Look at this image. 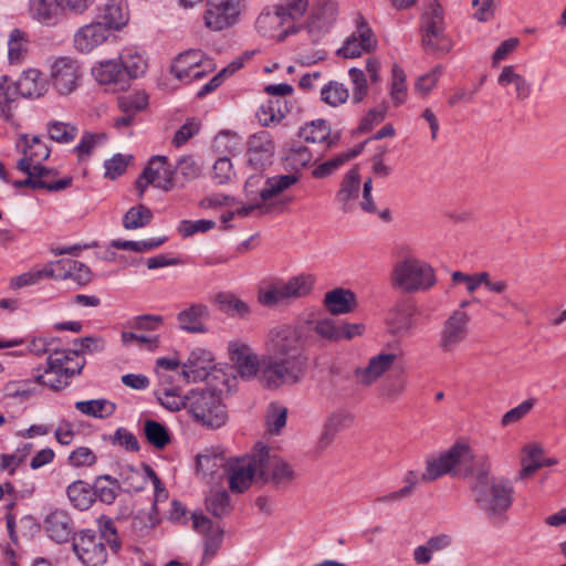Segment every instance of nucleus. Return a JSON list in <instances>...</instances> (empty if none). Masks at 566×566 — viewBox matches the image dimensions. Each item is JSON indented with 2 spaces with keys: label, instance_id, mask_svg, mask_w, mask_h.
<instances>
[{
  "label": "nucleus",
  "instance_id": "1",
  "mask_svg": "<svg viewBox=\"0 0 566 566\" xmlns=\"http://www.w3.org/2000/svg\"><path fill=\"white\" fill-rule=\"evenodd\" d=\"M491 467L486 454H474L468 443L457 442L438 457L427 458L423 473L408 471L403 476V488L378 496L376 502H400L412 495L419 482H432L446 474L471 476V491L475 503L488 514L499 515L511 507L514 489L509 480L491 476Z\"/></svg>",
  "mask_w": 566,
  "mask_h": 566
},
{
  "label": "nucleus",
  "instance_id": "2",
  "mask_svg": "<svg viewBox=\"0 0 566 566\" xmlns=\"http://www.w3.org/2000/svg\"><path fill=\"white\" fill-rule=\"evenodd\" d=\"M229 357L243 380L258 379L262 388L277 390L303 381L310 367L306 342L297 329L285 326L272 329L265 354L259 357L242 342H230Z\"/></svg>",
  "mask_w": 566,
  "mask_h": 566
},
{
  "label": "nucleus",
  "instance_id": "3",
  "mask_svg": "<svg viewBox=\"0 0 566 566\" xmlns=\"http://www.w3.org/2000/svg\"><path fill=\"white\" fill-rule=\"evenodd\" d=\"M106 544L113 553L122 548V542L112 520L101 523L99 533L82 530L73 537L72 549L84 566H102L107 562Z\"/></svg>",
  "mask_w": 566,
  "mask_h": 566
},
{
  "label": "nucleus",
  "instance_id": "4",
  "mask_svg": "<svg viewBox=\"0 0 566 566\" xmlns=\"http://www.w3.org/2000/svg\"><path fill=\"white\" fill-rule=\"evenodd\" d=\"M188 410L193 419L207 428H220L228 412L220 395L210 388H196L188 394Z\"/></svg>",
  "mask_w": 566,
  "mask_h": 566
},
{
  "label": "nucleus",
  "instance_id": "5",
  "mask_svg": "<svg viewBox=\"0 0 566 566\" xmlns=\"http://www.w3.org/2000/svg\"><path fill=\"white\" fill-rule=\"evenodd\" d=\"M392 285L407 293L427 291L436 284L433 269L417 259L397 262L392 270Z\"/></svg>",
  "mask_w": 566,
  "mask_h": 566
},
{
  "label": "nucleus",
  "instance_id": "6",
  "mask_svg": "<svg viewBox=\"0 0 566 566\" xmlns=\"http://www.w3.org/2000/svg\"><path fill=\"white\" fill-rule=\"evenodd\" d=\"M476 301V298H473V301H462L459 307L452 311L442 323L438 340V347L442 353H454L468 338L471 315L467 312V307L471 302Z\"/></svg>",
  "mask_w": 566,
  "mask_h": 566
},
{
  "label": "nucleus",
  "instance_id": "7",
  "mask_svg": "<svg viewBox=\"0 0 566 566\" xmlns=\"http://www.w3.org/2000/svg\"><path fill=\"white\" fill-rule=\"evenodd\" d=\"M259 480L276 488L286 486L294 481L296 474L292 467L282 458L271 452L263 443H256Z\"/></svg>",
  "mask_w": 566,
  "mask_h": 566
},
{
  "label": "nucleus",
  "instance_id": "8",
  "mask_svg": "<svg viewBox=\"0 0 566 566\" xmlns=\"http://www.w3.org/2000/svg\"><path fill=\"white\" fill-rule=\"evenodd\" d=\"M224 473L227 474L230 490L238 494L249 490L254 481H260L256 444L245 455L229 459Z\"/></svg>",
  "mask_w": 566,
  "mask_h": 566
},
{
  "label": "nucleus",
  "instance_id": "9",
  "mask_svg": "<svg viewBox=\"0 0 566 566\" xmlns=\"http://www.w3.org/2000/svg\"><path fill=\"white\" fill-rule=\"evenodd\" d=\"M313 281L310 276H295L289 281H276L269 287L261 290L259 302L264 306L286 304L291 300L307 295L312 289Z\"/></svg>",
  "mask_w": 566,
  "mask_h": 566
},
{
  "label": "nucleus",
  "instance_id": "10",
  "mask_svg": "<svg viewBox=\"0 0 566 566\" xmlns=\"http://www.w3.org/2000/svg\"><path fill=\"white\" fill-rule=\"evenodd\" d=\"M166 156H153L148 165L136 180L138 196L142 198L148 186L155 185L157 188L169 191L175 187H180V178L177 177L175 168L167 165Z\"/></svg>",
  "mask_w": 566,
  "mask_h": 566
},
{
  "label": "nucleus",
  "instance_id": "11",
  "mask_svg": "<svg viewBox=\"0 0 566 566\" xmlns=\"http://www.w3.org/2000/svg\"><path fill=\"white\" fill-rule=\"evenodd\" d=\"M244 0H207L203 13L205 27L218 32L239 22Z\"/></svg>",
  "mask_w": 566,
  "mask_h": 566
},
{
  "label": "nucleus",
  "instance_id": "12",
  "mask_svg": "<svg viewBox=\"0 0 566 566\" xmlns=\"http://www.w3.org/2000/svg\"><path fill=\"white\" fill-rule=\"evenodd\" d=\"M82 77L78 62L69 56L57 57L50 66V80L57 94L66 96L74 92Z\"/></svg>",
  "mask_w": 566,
  "mask_h": 566
},
{
  "label": "nucleus",
  "instance_id": "13",
  "mask_svg": "<svg viewBox=\"0 0 566 566\" xmlns=\"http://www.w3.org/2000/svg\"><path fill=\"white\" fill-rule=\"evenodd\" d=\"M213 69L211 61L203 65V53L200 50H189L176 57L171 65V73L180 81L191 82L203 77Z\"/></svg>",
  "mask_w": 566,
  "mask_h": 566
},
{
  "label": "nucleus",
  "instance_id": "14",
  "mask_svg": "<svg viewBox=\"0 0 566 566\" xmlns=\"http://www.w3.org/2000/svg\"><path fill=\"white\" fill-rule=\"evenodd\" d=\"M17 148L22 157L17 163V169L21 172H28L35 165H42L50 157L51 147L39 136L21 135L17 143Z\"/></svg>",
  "mask_w": 566,
  "mask_h": 566
},
{
  "label": "nucleus",
  "instance_id": "15",
  "mask_svg": "<svg viewBox=\"0 0 566 566\" xmlns=\"http://www.w3.org/2000/svg\"><path fill=\"white\" fill-rule=\"evenodd\" d=\"M376 45L377 39L371 28L363 18H359L356 31L352 33L337 53L345 59H354L364 52L373 51Z\"/></svg>",
  "mask_w": 566,
  "mask_h": 566
},
{
  "label": "nucleus",
  "instance_id": "16",
  "mask_svg": "<svg viewBox=\"0 0 566 566\" xmlns=\"http://www.w3.org/2000/svg\"><path fill=\"white\" fill-rule=\"evenodd\" d=\"M181 367L180 377L185 384L203 380L214 367L212 354L206 349L196 348L191 350Z\"/></svg>",
  "mask_w": 566,
  "mask_h": 566
},
{
  "label": "nucleus",
  "instance_id": "17",
  "mask_svg": "<svg viewBox=\"0 0 566 566\" xmlns=\"http://www.w3.org/2000/svg\"><path fill=\"white\" fill-rule=\"evenodd\" d=\"M44 531L54 542L62 544L76 535L74 521L64 510H54L43 521Z\"/></svg>",
  "mask_w": 566,
  "mask_h": 566
},
{
  "label": "nucleus",
  "instance_id": "18",
  "mask_svg": "<svg viewBox=\"0 0 566 566\" xmlns=\"http://www.w3.org/2000/svg\"><path fill=\"white\" fill-rule=\"evenodd\" d=\"M274 143L269 132L260 130L249 137L248 161L254 169H262L274 154Z\"/></svg>",
  "mask_w": 566,
  "mask_h": 566
},
{
  "label": "nucleus",
  "instance_id": "19",
  "mask_svg": "<svg viewBox=\"0 0 566 566\" xmlns=\"http://www.w3.org/2000/svg\"><path fill=\"white\" fill-rule=\"evenodd\" d=\"M92 75L102 85H108L113 91H124L129 87L120 61L106 60L96 63Z\"/></svg>",
  "mask_w": 566,
  "mask_h": 566
},
{
  "label": "nucleus",
  "instance_id": "20",
  "mask_svg": "<svg viewBox=\"0 0 566 566\" xmlns=\"http://www.w3.org/2000/svg\"><path fill=\"white\" fill-rule=\"evenodd\" d=\"M51 277L72 279L77 283L84 284L91 280L88 268L73 259L72 256H63L55 262L48 263Z\"/></svg>",
  "mask_w": 566,
  "mask_h": 566
},
{
  "label": "nucleus",
  "instance_id": "21",
  "mask_svg": "<svg viewBox=\"0 0 566 566\" xmlns=\"http://www.w3.org/2000/svg\"><path fill=\"white\" fill-rule=\"evenodd\" d=\"M191 520L192 527L197 532L205 534L203 558L211 559L216 556L222 544L223 530L219 526L214 527L212 522L201 513H193Z\"/></svg>",
  "mask_w": 566,
  "mask_h": 566
},
{
  "label": "nucleus",
  "instance_id": "22",
  "mask_svg": "<svg viewBox=\"0 0 566 566\" xmlns=\"http://www.w3.org/2000/svg\"><path fill=\"white\" fill-rule=\"evenodd\" d=\"M29 12L39 23L54 27L63 19L64 7L62 0H29Z\"/></svg>",
  "mask_w": 566,
  "mask_h": 566
},
{
  "label": "nucleus",
  "instance_id": "23",
  "mask_svg": "<svg viewBox=\"0 0 566 566\" xmlns=\"http://www.w3.org/2000/svg\"><path fill=\"white\" fill-rule=\"evenodd\" d=\"M109 35L102 22H93L80 28L74 34V46L81 53H90L101 45Z\"/></svg>",
  "mask_w": 566,
  "mask_h": 566
},
{
  "label": "nucleus",
  "instance_id": "24",
  "mask_svg": "<svg viewBox=\"0 0 566 566\" xmlns=\"http://www.w3.org/2000/svg\"><path fill=\"white\" fill-rule=\"evenodd\" d=\"M396 360L391 353L379 354L371 357L366 367H357L354 371L356 380L364 386H370L380 378Z\"/></svg>",
  "mask_w": 566,
  "mask_h": 566
},
{
  "label": "nucleus",
  "instance_id": "25",
  "mask_svg": "<svg viewBox=\"0 0 566 566\" xmlns=\"http://www.w3.org/2000/svg\"><path fill=\"white\" fill-rule=\"evenodd\" d=\"M360 188V175L357 168L348 170L336 193V201L344 212H348L354 207V201L358 198Z\"/></svg>",
  "mask_w": 566,
  "mask_h": 566
},
{
  "label": "nucleus",
  "instance_id": "26",
  "mask_svg": "<svg viewBox=\"0 0 566 566\" xmlns=\"http://www.w3.org/2000/svg\"><path fill=\"white\" fill-rule=\"evenodd\" d=\"M51 354L52 368H59L67 375L69 380L80 375L86 361L85 358L78 355V350H54Z\"/></svg>",
  "mask_w": 566,
  "mask_h": 566
},
{
  "label": "nucleus",
  "instance_id": "27",
  "mask_svg": "<svg viewBox=\"0 0 566 566\" xmlns=\"http://www.w3.org/2000/svg\"><path fill=\"white\" fill-rule=\"evenodd\" d=\"M15 83L21 97L38 98L48 91L46 80L35 69L24 71Z\"/></svg>",
  "mask_w": 566,
  "mask_h": 566
},
{
  "label": "nucleus",
  "instance_id": "28",
  "mask_svg": "<svg viewBox=\"0 0 566 566\" xmlns=\"http://www.w3.org/2000/svg\"><path fill=\"white\" fill-rule=\"evenodd\" d=\"M324 305L333 315L346 314L356 307V295L350 290L334 289L325 294Z\"/></svg>",
  "mask_w": 566,
  "mask_h": 566
},
{
  "label": "nucleus",
  "instance_id": "29",
  "mask_svg": "<svg viewBox=\"0 0 566 566\" xmlns=\"http://www.w3.org/2000/svg\"><path fill=\"white\" fill-rule=\"evenodd\" d=\"M416 308L408 302L397 303L388 313L387 322L392 332L405 334L413 327V315Z\"/></svg>",
  "mask_w": 566,
  "mask_h": 566
},
{
  "label": "nucleus",
  "instance_id": "30",
  "mask_svg": "<svg viewBox=\"0 0 566 566\" xmlns=\"http://www.w3.org/2000/svg\"><path fill=\"white\" fill-rule=\"evenodd\" d=\"M497 84L502 87L513 85L517 101L527 99L532 93L531 83L522 74L516 72L514 65H506L502 69L497 77Z\"/></svg>",
  "mask_w": 566,
  "mask_h": 566
},
{
  "label": "nucleus",
  "instance_id": "31",
  "mask_svg": "<svg viewBox=\"0 0 566 566\" xmlns=\"http://www.w3.org/2000/svg\"><path fill=\"white\" fill-rule=\"evenodd\" d=\"M209 317L208 307L203 304H193L181 311L178 316L179 327L190 333H203L206 327L203 321Z\"/></svg>",
  "mask_w": 566,
  "mask_h": 566
},
{
  "label": "nucleus",
  "instance_id": "32",
  "mask_svg": "<svg viewBox=\"0 0 566 566\" xmlns=\"http://www.w3.org/2000/svg\"><path fill=\"white\" fill-rule=\"evenodd\" d=\"M21 97L15 82L7 75L0 77V117L12 123L14 104Z\"/></svg>",
  "mask_w": 566,
  "mask_h": 566
},
{
  "label": "nucleus",
  "instance_id": "33",
  "mask_svg": "<svg viewBox=\"0 0 566 566\" xmlns=\"http://www.w3.org/2000/svg\"><path fill=\"white\" fill-rule=\"evenodd\" d=\"M119 61L128 85H130L132 80L144 75L147 70V60L133 48L124 49L119 55Z\"/></svg>",
  "mask_w": 566,
  "mask_h": 566
},
{
  "label": "nucleus",
  "instance_id": "34",
  "mask_svg": "<svg viewBox=\"0 0 566 566\" xmlns=\"http://www.w3.org/2000/svg\"><path fill=\"white\" fill-rule=\"evenodd\" d=\"M103 23L108 31L119 30L128 22V10L125 0H107L102 12Z\"/></svg>",
  "mask_w": 566,
  "mask_h": 566
},
{
  "label": "nucleus",
  "instance_id": "35",
  "mask_svg": "<svg viewBox=\"0 0 566 566\" xmlns=\"http://www.w3.org/2000/svg\"><path fill=\"white\" fill-rule=\"evenodd\" d=\"M213 303L221 312L231 317L244 318L250 314L249 305L229 292H220L216 294Z\"/></svg>",
  "mask_w": 566,
  "mask_h": 566
},
{
  "label": "nucleus",
  "instance_id": "36",
  "mask_svg": "<svg viewBox=\"0 0 566 566\" xmlns=\"http://www.w3.org/2000/svg\"><path fill=\"white\" fill-rule=\"evenodd\" d=\"M226 467V459L221 454L214 452L198 454L196 458L197 474L202 479H213L214 476L220 475L221 471L224 472Z\"/></svg>",
  "mask_w": 566,
  "mask_h": 566
},
{
  "label": "nucleus",
  "instance_id": "37",
  "mask_svg": "<svg viewBox=\"0 0 566 566\" xmlns=\"http://www.w3.org/2000/svg\"><path fill=\"white\" fill-rule=\"evenodd\" d=\"M75 409L85 416L105 419L114 415L116 405L108 399L99 398L76 401Z\"/></svg>",
  "mask_w": 566,
  "mask_h": 566
},
{
  "label": "nucleus",
  "instance_id": "38",
  "mask_svg": "<svg viewBox=\"0 0 566 566\" xmlns=\"http://www.w3.org/2000/svg\"><path fill=\"white\" fill-rule=\"evenodd\" d=\"M32 172L35 179L42 181L44 186H38L39 189H44L50 192H56L63 190L72 185L73 178L65 177L62 179H55L57 171L51 168H48L43 165H35L32 168Z\"/></svg>",
  "mask_w": 566,
  "mask_h": 566
},
{
  "label": "nucleus",
  "instance_id": "39",
  "mask_svg": "<svg viewBox=\"0 0 566 566\" xmlns=\"http://www.w3.org/2000/svg\"><path fill=\"white\" fill-rule=\"evenodd\" d=\"M66 494L73 506L81 511L90 509L94 502L92 486L82 480L71 483L66 489Z\"/></svg>",
  "mask_w": 566,
  "mask_h": 566
},
{
  "label": "nucleus",
  "instance_id": "40",
  "mask_svg": "<svg viewBox=\"0 0 566 566\" xmlns=\"http://www.w3.org/2000/svg\"><path fill=\"white\" fill-rule=\"evenodd\" d=\"M352 423L353 416L347 411H337L331 415L319 439L321 446L327 447L339 431L349 427Z\"/></svg>",
  "mask_w": 566,
  "mask_h": 566
},
{
  "label": "nucleus",
  "instance_id": "41",
  "mask_svg": "<svg viewBox=\"0 0 566 566\" xmlns=\"http://www.w3.org/2000/svg\"><path fill=\"white\" fill-rule=\"evenodd\" d=\"M421 42L427 53L436 55L447 54L453 46L452 40L446 33V27L440 30L422 34Z\"/></svg>",
  "mask_w": 566,
  "mask_h": 566
},
{
  "label": "nucleus",
  "instance_id": "42",
  "mask_svg": "<svg viewBox=\"0 0 566 566\" xmlns=\"http://www.w3.org/2000/svg\"><path fill=\"white\" fill-rule=\"evenodd\" d=\"M94 497L105 504H113L120 489L119 481L111 475H99L96 478L93 486Z\"/></svg>",
  "mask_w": 566,
  "mask_h": 566
},
{
  "label": "nucleus",
  "instance_id": "43",
  "mask_svg": "<svg viewBox=\"0 0 566 566\" xmlns=\"http://www.w3.org/2000/svg\"><path fill=\"white\" fill-rule=\"evenodd\" d=\"M143 431L147 442L156 449H165L171 441L169 430L156 420L146 419Z\"/></svg>",
  "mask_w": 566,
  "mask_h": 566
},
{
  "label": "nucleus",
  "instance_id": "44",
  "mask_svg": "<svg viewBox=\"0 0 566 566\" xmlns=\"http://www.w3.org/2000/svg\"><path fill=\"white\" fill-rule=\"evenodd\" d=\"M1 489L2 496L6 494L11 496V499L6 504L4 520L11 542L13 544H18L19 535L17 531V515L13 513V510L17 505L15 488L11 482H6L4 484H1Z\"/></svg>",
  "mask_w": 566,
  "mask_h": 566
},
{
  "label": "nucleus",
  "instance_id": "45",
  "mask_svg": "<svg viewBox=\"0 0 566 566\" xmlns=\"http://www.w3.org/2000/svg\"><path fill=\"white\" fill-rule=\"evenodd\" d=\"M524 455L521 459L522 470L520 479H525L544 467L543 449L536 444H527L523 448Z\"/></svg>",
  "mask_w": 566,
  "mask_h": 566
},
{
  "label": "nucleus",
  "instance_id": "46",
  "mask_svg": "<svg viewBox=\"0 0 566 566\" xmlns=\"http://www.w3.org/2000/svg\"><path fill=\"white\" fill-rule=\"evenodd\" d=\"M442 28H444L443 9L437 1H432L420 18L421 34L437 31Z\"/></svg>",
  "mask_w": 566,
  "mask_h": 566
},
{
  "label": "nucleus",
  "instance_id": "47",
  "mask_svg": "<svg viewBox=\"0 0 566 566\" xmlns=\"http://www.w3.org/2000/svg\"><path fill=\"white\" fill-rule=\"evenodd\" d=\"M51 367L53 366L51 364L50 354L48 357L46 368L44 369V373L36 375V381L39 384V387L46 386L53 390H61L67 387L70 384L67 375H65L62 370L60 371L59 368Z\"/></svg>",
  "mask_w": 566,
  "mask_h": 566
},
{
  "label": "nucleus",
  "instance_id": "48",
  "mask_svg": "<svg viewBox=\"0 0 566 566\" xmlns=\"http://www.w3.org/2000/svg\"><path fill=\"white\" fill-rule=\"evenodd\" d=\"M206 509L216 517L227 516L232 510L229 493L226 490L210 492L206 497Z\"/></svg>",
  "mask_w": 566,
  "mask_h": 566
},
{
  "label": "nucleus",
  "instance_id": "49",
  "mask_svg": "<svg viewBox=\"0 0 566 566\" xmlns=\"http://www.w3.org/2000/svg\"><path fill=\"white\" fill-rule=\"evenodd\" d=\"M298 136L308 143H323L331 136V127L324 119H316L300 128Z\"/></svg>",
  "mask_w": 566,
  "mask_h": 566
},
{
  "label": "nucleus",
  "instance_id": "50",
  "mask_svg": "<svg viewBox=\"0 0 566 566\" xmlns=\"http://www.w3.org/2000/svg\"><path fill=\"white\" fill-rule=\"evenodd\" d=\"M46 130L50 139L60 144H69L73 142L78 133V129L75 125L59 120L49 122L46 125Z\"/></svg>",
  "mask_w": 566,
  "mask_h": 566
},
{
  "label": "nucleus",
  "instance_id": "51",
  "mask_svg": "<svg viewBox=\"0 0 566 566\" xmlns=\"http://www.w3.org/2000/svg\"><path fill=\"white\" fill-rule=\"evenodd\" d=\"M297 178L294 175H282L269 178L265 186L260 190V198L266 201L295 184Z\"/></svg>",
  "mask_w": 566,
  "mask_h": 566
},
{
  "label": "nucleus",
  "instance_id": "52",
  "mask_svg": "<svg viewBox=\"0 0 566 566\" xmlns=\"http://www.w3.org/2000/svg\"><path fill=\"white\" fill-rule=\"evenodd\" d=\"M348 96L347 87L337 81H331L321 90L322 101L334 107L345 103Z\"/></svg>",
  "mask_w": 566,
  "mask_h": 566
},
{
  "label": "nucleus",
  "instance_id": "53",
  "mask_svg": "<svg viewBox=\"0 0 566 566\" xmlns=\"http://www.w3.org/2000/svg\"><path fill=\"white\" fill-rule=\"evenodd\" d=\"M158 400L163 407L170 411L188 409V395L184 396L178 387L164 388L158 396Z\"/></svg>",
  "mask_w": 566,
  "mask_h": 566
},
{
  "label": "nucleus",
  "instance_id": "54",
  "mask_svg": "<svg viewBox=\"0 0 566 566\" xmlns=\"http://www.w3.org/2000/svg\"><path fill=\"white\" fill-rule=\"evenodd\" d=\"M120 489L127 493L140 492L146 486V476L134 468H124L120 472Z\"/></svg>",
  "mask_w": 566,
  "mask_h": 566
},
{
  "label": "nucleus",
  "instance_id": "55",
  "mask_svg": "<svg viewBox=\"0 0 566 566\" xmlns=\"http://www.w3.org/2000/svg\"><path fill=\"white\" fill-rule=\"evenodd\" d=\"M285 18L279 12L277 6L273 11H262L256 19V29L263 35H272V31L283 25Z\"/></svg>",
  "mask_w": 566,
  "mask_h": 566
},
{
  "label": "nucleus",
  "instance_id": "56",
  "mask_svg": "<svg viewBox=\"0 0 566 566\" xmlns=\"http://www.w3.org/2000/svg\"><path fill=\"white\" fill-rule=\"evenodd\" d=\"M153 213L149 208L144 205L132 207L123 218L125 229L142 228L150 222Z\"/></svg>",
  "mask_w": 566,
  "mask_h": 566
},
{
  "label": "nucleus",
  "instance_id": "57",
  "mask_svg": "<svg viewBox=\"0 0 566 566\" xmlns=\"http://www.w3.org/2000/svg\"><path fill=\"white\" fill-rule=\"evenodd\" d=\"M45 277H51L48 264L42 269L34 268L25 273L12 277L10 281V287L15 290L24 286L35 285Z\"/></svg>",
  "mask_w": 566,
  "mask_h": 566
},
{
  "label": "nucleus",
  "instance_id": "58",
  "mask_svg": "<svg viewBox=\"0 0 566 566\" xmlns=\"http://www.w3.org/2000/svg\"><path fill=\"white\" fill-rule=\"evenodd\" d=\"M287 409L279 403H270L266 413V426L271 433L277 434L286 424Z\"/></svg>",
  "mask_w": 566,
  "mask_h": 566
},
{
  "label": "nucleus",
  "instance_id": "59",
  "mask_svg": "<svg viewBox=\"0 0 566 566\" xmlns=\"http://www.w3.org/2000/svg\"><path fill=\"white\" fill-rule=\"evenodd\" d=\"M256 116L261 125L264 127L280 124L282 122V113H280V103L277 101H274L273 98L269 99L266 103L261 105V107L256 112Z\"/></svg>",
  "mask_w": 566,
  "mask_h": 566
},
{
  "label": "nucleus",
  "instance_id": "60",
  "mask_svg": "<svg viewBox=\"0 0 566 566\" xmlns=\"http://www.w3.org/2000/svg\"><path fill=\"white\" fill-rule=\"evenodd\" d=\"M176 175L180 178L179 186L196 179L200 174V168L191 156L181 157L175 166Z\"/></svg>",
  "mask_w": 566,
  "mask_h": 566
},
{
  "label": "nucleus",
  "instance_id": "61",
  "mask_svg": "<svg viewBox=\"0 0 566 566\" xmlns=\"http://www.w3.org/2000/svg\"><path fill=\"white\" fill-rule=\"evenodd\" d=\"M27 52L25 33L19 29H13L10 32L8 41V55L10 62H18Z\"/></svg>",
  "mask_w": 566,
  "mask_h": 566
},
{
  "label": "nucleus",
  "instance_id": "62",
  "mask_svg": "<svg viewBox=\"0 0 566 566\" xmlns=\"http://www.w3.org/2000/svg\"><path fill=\"white\" fill-rule=\"evenodd\" d=\"M392 83L390 90V96L396 105L405 103L407 97L406 75L403 70L395 64L391 70Z\"/></svg>",
  "mask_w": 566,
  "mask_h": 566
},
{
  "label": "nucleus",
  "instance_id": "63",
  "mask_svg": "<svg viewBox=\"0 0 566 566\" xmlns=\"http://www.w3.org/2000/svg\"><path fill=\"white\" fill-rule=\"evenodd\" d=\"M314 332L328 342H339L340 321L335 318L318 319L314 327Z\"/></svg>",
  "mask_w": 566,
  "mask_h": 566
},
{
  "label": "nucleus",
  "instance_id": "64",
  "mask_svg": "<svg viewBox=\"0 0 566 566\" xmlns=\"http://www.w3.org/2000/svg\"><path fill=\"white\" fill-rule=\"evenodd\" d=\"M118 105L122 112L136 114L147 107L148 96L144 92H134L119 97Z\"/></svg>",
  "mask_w": 566,
  "mask_h": 566
}]
</instances>
